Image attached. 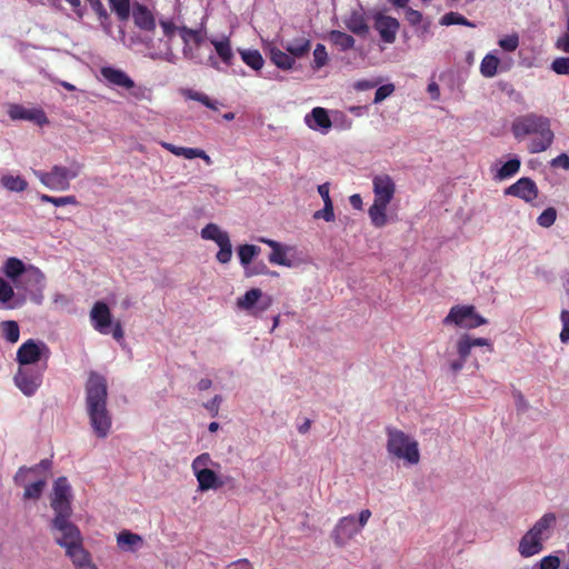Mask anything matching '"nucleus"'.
I'll use <instances>...</instances> for the list:
<instances>
[{"label": "nucleus", "mask_w": 569, "mask_h": 569, "mask_svg": "<svg viewBox=\"0 0 569 569\" xmlns=\"http://www.w3.org/2000/svg\"><path fill=\"white\" fill-rule=\"evenodd\" d=\"M405 18L410 26L417 27L422 22L423 14L420 11L409 7L406 9Z\"/></svg>", "instance_id": "obj_59"}, {"label": "nucleus", "mask_w": 569, "mask_h": 569, "mask_svg": "<svg viewBox=\"0 0 569 569\" xmlns=\"http://www.w3.org/2000/svg\"><path fill=\"white\" fill-rule=\"evenodd\" d=\"M160 26L163 30L164 37H167L168 40L159 39L158 41H154L153 39L146 38L143 43L148 50V56L153 60H163L174 63L177 56L172 50L170 40L174 36L176 31L179 32L180 27H177L172 21L169 20L160 21Z\"/></svg>", "instance_id": "obj_6"}, {"label": "nucleus", "mask_w": 569, "mask_h": 569, "mask_svg": "<svg viewBox=\"0 0 569 569\" xmlns=\"http://www.w3.org/2000/svg\"><path fill=\"white\" fill-rule=\"evenodd\" d=\"M557 219V210L553 207H549L543 210L537 218V222L540 227L549 228Z\"/></svg>", "instance_id": "obj_52"}, {"label": "nucleus", "mask_w": 569, "mask_h": 569, "mask_svg": "<svg viewBox=\"0 0 569 569\" xmlns=\"http://www.w3.org/2000/svg\"><path fill=\"white\" fill-rule=\"evenodd\" d=\"M560 559L557 556H546L540 560L539 569H559Z\"/></svg>", "instance_id": "obj_61"}, {"label": "nucleus", "mask_w": 569, "mask_h": 569, "mask_svg": "<svg viewBox=\"0 0 569 569\" xmlns=\"http://www.w3.org/2000/svg\"><path fill=\"white\" fill-rule=\"evenodd\" d=\"M47 366H19L13 380L17 388L27 397L33 396L42 385L43 372Z\"/></svg>", "instance_id": "obj_10"}, {"label": "nucleus", "mask_w": 569, "mask_h": 569, "mask_svg": "<svg viewBox=\"0 0 569 569\" xmlns=\"http://www.w3.org/2000/svg\"><path fill=\"white\" fill-rule=\"evenodd\" d=\"M270 60L282 70H290L295 64V58L289 53L284 52L276 47L270 49Z\"/></svg>", "instance_id": "obj_34"}, {"label": "nucleus", "mask_w": 569, "mask_h": 569, "mask_svg": "<svg viewBox=\"0 0 569 569\" xmlns=\"http://www.w3.org/2000/svg\"><path fill=\"white\" fill-rule=\"evenodd\" d=\"M499 62L500 61L496 56L491 53L486 54L480 63L481 74L486 78H492L493 76H496Z\"/></svg>", "instance_id": "obj_44"}, {"label": "nucleus", "mask_w": 569, "mask_h": 569, "mask_svg": "<svg viewBox=\"0 0 569 569\" xmlns=\"http://www.w3.org/2000/svg\"><path fill=\"white\" fill-rule=\"evenodd\" d=\"M210 42L221 62L227 67H231L234 61V52L232 50L230 38L228 36H222L219 39L212 38Z\"/></svg>", "instance_id": "obj_26"}, {"label": "nucleus", "mask_w": 569, "mask_h": 569, "mask_svg": "<svg viewBox=\"0 0 569 569\" xmlns=\"http://www.w3.org/2000/svg\"><path fill=\"white\" fill-rule=\"evenodd\" d=\"M117 542L120 548L134 551L142 545V538L137 533L123 530L118 535Z\"/></svg>", "instance_id": "obj_36"}, {"label": "nucleus", "mask_w": 569, "mask_h": 569, "mask_svg": "<svg viewBox=\"0 0 569 569\" xmlns=\"http://www.w3.org/2000/svg\"><path fill=\"white\" fill-rule=\"evenodd\" d=\"M372 19L373 28L378 31L381 40L385 43H393L400 29L399 21L396 18L387 16L382 12H376L372 16Z\"/></svg>", "instance_id": "obj_15"}, {"label": "nucleus", "mask_w": 569, "mask_h": 569, "mask_svg": "<svg viewBox=\"0 0 569 569\" xmlns=\"http://www.w3.org/2000/svg\"><path fill=\"white\" fill-rule=\"evenodd\" d=\"M440 24L442 26H452L460 24L466 27H475L472 22H470L466 17L458 12L450 11L443 14L440 19Z\"/></svg>", "instance_id": "obj_49"}, {"label": "nucleus", "mask_w": 569, "mask_h": 569, "mask_svg": "<svg viewBox=\"0 0 569 569\" xmlns=\"http://www.w3.org/2000/svg\"><path fill=\"white\" fill-rule=\"evenodd\" d=\"M51 461L49 459H42L39 463L32 467L22 466L18 469L13 476V482L16 486H22L29 480H34L44 476L48 478L51 468Z\"/></svg>", "instance_id": "obj_17"}, {"label": "nucleus", "mask_w": 569, "mask_h": 569, "mask_svg": "<svg viewBox=\"0 0 569 569\" xmlns=\"http://www.w3.org/2000/svg\"><path fill=\"white\" fill-rule=\"evenodd\" d=\"M284 49L293 58H302L309 53L311 49V41L306 37L297 38L287 43Z\"/></svg>", "instance_id": "obj_33"}, {"label": "nucleus", "mask_w": 569, "mask_h": 569, "mask_svg": "<svg viewBox=\"0 0 569 569\" xmlns=\"http://www.w3.org/2000/svg\"><path fill=\"white\" fill-rule=\"evenodd\" d=\"M387 450L390 455L405 459L411 465L419 462L420 455L416 440H412L403 431L390 427L387 428Z\"/></svg>", "instance_id": "obj_4"}, {"label": "nucleus", "mask_w": 569, "mask_h": 569, "mask_svg": "<svg viewBox=\"0 0 569 569\" xmlns=\"http://www.w3.org/2000/svg\"><path fill=\"white\" fill-rule=\"evenodd\" d=\"M562 322V330L560 332V340L566 343L569 341V311L562 310L560 315Z\"/></svg>", "instance_id": "obj_60"}, {"label": "nucleus", "mask_w": 569, "mask_h": 569, "mask_svg": "<svg viewBox=\"0 0 569 569\" xmlns=\"http://www.w3.org/2000/svg\"><path fill=\"white\" fill-rule=\"evenodd\" d=\"M72 513L54 516L50 522V530L53 533L54 541L62 548L83 542L80 529L71 522Z\"/></svg>", "instance_id": "obj_7"}, {"label": "nucleus", "mask_w": 569, "mask_h": 569, "mask_svg": "<svg viewBox=\"0 0 569 569\" xmlns=\"http://www.w3.org/2000/svg\"><path fill=\"white\" fill-rule=\"evenodd\" d=\"M261 296L262 291L260 289L252 288L248 290L244 296L237 299V306L242 310H251Z\"/></svg>", "instance_id": "obj_41"}, {"label": "nucleus", "mask_w": 569, "mask_h": 569, "mask_svg": "<svg viewBox=\"0 0 569 569\" xmlns=\"http://www.w3.org/2000/svg\"><path fill=\"white\" fill-rule=\"evenodd\" d=\"M499 46L505 51H508V52L515 51L519 46L518 34L513 33V34L506 36L505 38L499 40Z\"/></svg>", "instance_id": "obj_56"}, {"label": "nucleus", "mask_w": 569, "mask_h": 569, "mask_svg": "<svg viewBox=\"0 0 569 569\" xmlns=\"http://www.w3.org/2000/svg\"><path fill=\"white\" fill-rule=\"evenodd\" d=\"M50 355L49 347L43 341L29 339L17 350V362L19 366L37 365L42 358L48 359Z\"/></svg>", "instance_id": "obj_13"}, {"label": "nucleus", "mask_w": 569, "mask_h": 569, "mask_svg": "<svg viewBox=\"0 0 569 569\" xmlns=\"http://www.w3.org/2000/svg\"><path fill=\"white\" fill-rule=\"evenodd\" d=\"M287 250H288L287 247L282 246V244L278 246L269 254V257H268L269 262L272 263V264L291 267L292 263H291V261L287 257Z\"/></svg>", "instance_id": "obj_46"}, {"label": "nucleus", "mask_w": 569, "mask_h": 569, "mask_svg": "<svg viewBox=\"0 0 569 569\" xmlns=\"http://www.w3.org/2000/svg\"><path fill=\"white\" fill-rule=\"evenodd\" d=\"M389 204L376 202L370 206L368 210L369 218L371 220V223L376 228H382L387 224L388 218H387V208Z\"/></svg>", "instance_id": "obj_31"}, {"label": "nucleus", "mask_w": 569, "mask_h": 569, "mask_svg": "<svg viewBox=\"0 0 569 569\" xmlns=\"http://www.w3.org/2000/svg\"><path fill=\"white\" fill-rule=\"evenodd\" d=\"M179 34L183 42V58L196 63H201L202 61L198 53V49L206 40V29L202 27L198 29H191L187 26H181L179 28Z\"/></svg>", "instance_id": "obj_12"}, {"label": "nucleus", "mask_w": 569, "mask_h": 569, "mask_svg": "<svg viewBox=\"0 0 569 569\" xmlns=\"http://www.w3.org/2000/svg\"><path fill=\"white\" fill-rule=\"evenodd\" d=\"M261 249L254 244H242L238 247V257L240 263L247 269L252 262L253 258L260 253Z\"/></svg>", "instance_id": "obj_40"}, {"label": "nucleus", "mask_w": 569, "mask_h": 569, "mask_svg": "<svg viewBox=\"0 0 569 569\" xmlns=\"http://www.w3.org/2000/svg\"><path fill=\"white\" fill-rule=\"evenodd\" d=\"M555 522L556 516L552 512L545 513L521 538L519 553L523 558L539 553L543 549L542 541L548 538V532Z\"/></svg>", "instance_id": "obj_3"}, {"label": "nucleus", "mask_w": 569, "mask_h": 569, "mask_svg": "<svg viewBox=\"0 0 569 569\" xmlns=\"http://www.w3.org/2000/svg\"><path fill=\"white\" fill-rule=\"evenodd\" d=\"M376 202L389 204L396 192V184L390 176H376L372 180Z\"/></svg>", "instance_id": "obj_20"}, {"label": "nucleus", "mask_w": 569, "mask_h": 569, "mask_svg": "<svg viewBox=\"0 0 569 569\" xmlns=\"http://www.w3.org/2000/svg\"><path fill=\"white\" fill-rule=\"evenodd\" d=\"M328 62V53L322 43H318L313 50V68L320 69Z\"/></svg>", "instance_id": "obj_53"}, {"label": "nucleus", "mask_w": 569, "mask_h": 569, "mask_svg": "<svg viewBox=\"0 0 569 569\" xmlns=\"http://www.w3.org/2000/svg\"><path fill=\"white\" fill-rule=\"evenodd\" d=\"M66 550V556L70 558L76 569H98L92 561L91 555L84 549L83 542L69 546Z\"/></svg>", "instance_id": "obj_22"}, {"label": "nucleus", "mask_w": 569, "mask_h": 569, "mask_svg": "<svg viewBox=\"0 0 569 569\" xmlns=\"http://www.w3.org/2000/svg\"><path fill=\"white\" fill-rule=\"evenodd\" d=\"M44 280V274L39 268L28 266L27 271L21 279H18L14 287L22 290L36 303H40L43 298Z\"/></svg>", "instance_id": "obj_11"}, {"label": "nucleus", "mask_w": 569, "mask_h": 569, "mask_svg": "<svg viewBox=\"0 0 569 569\" xmlns=\"http://www.w3.org/2000/svg\"><path fill=\"white\" fill-rule=\"evenodd\" d=\"M80 170L81 164L74 162L70 168L53 166L48 172L33 170V173L47 188L66 191L70 188V181L78 177Z\"/></svg>", "instance_id": "obj_5"}, {"label": "nucleus", "mask_w": 569, "mask_h": 569, "mask_svg": "<svg viewBox=\"0 0 569 569\" xmlns=\"http://www.w3.org/2000/svg\"><path fill=\"white\" fill-rule=\"evenodd\" d=\"M550 166L552 168H562L565 170H569V156L567 153L559 154L551 160Z\"/></svg>", "instance_id": "obj_64"}, {"label": "nucleus", "mask_w": 569, "mask_h": 569, "mask_svg": "<svg viewBox=\"0 0 569 569\" xmlns=\"http://www.w3.org/2000/svg\"><path fill=\"white\" fill-rule=\"evenodd\" d=\"M329 39L335 46L339 47L342 51L352 49L355 46L353 37L339 30H332L329 33Z\"/></svg>", "instance_id": "obj_39"}, {"label": "nucleus", "mask_w": 569, "mask_h": 569, "mask_svg": "<svg viewBox=\"0 0 569 569\" xmlns=\"http://www.w3.org/2000/svg\"><path fill=\"white\" fill-rule=\"evenodd\" d=\"M511 132L517 140L532 136L528 144L530 153L546 151L555 138L549 118L535 112L517 117L511 123Z\"/></svg>", "instance_id": "obj_2"}, {"label": "nucleus", "mask_w": 569, "mask_h": 569, "mask_svg": "<svg viewBox=\"0 0 569 569\" xmlns=\"http://www.w3.org/2000/svg\"><path fill=\"white\" fill-rule=\"evenodd\" d=\"M101 76L111 84L124 89H132L134 81L122 70L112 67H103L100 70Z\"/></svg>", "instance_id": "obj_27"}, {"label": "nucleus", "mask_w": 569, "mask_h": 569, "mask_svg": "<svg viewBox=\"0 0 569 569\" xmlns=\"http://www.w3.org/2000/svg\"><path fill=\"white\" fill-rule=\"evenodd\" d=\"M475 347H487V351L489 353L493 352V345L489 339L476 338L469 333H462L456 342V349L459 358L449 363L452 372L457 373L463 368L467 359L471 355L472 348Z\"/></svg>", "instance_id": "obj_9"}, {"label": "nucleus", "mask_w": 569, "mask_h": 569, "mask_svg": "<svg viewBox=\"0 0 569 569\" xmlns=\"http://www.w3.org/2000/svg\"><path fill=\"white\" fill-rule=\"evenodd\" d=\"M551 69L557 74H567L569 76V57H560L556 58L551 63Z\"/></svg>", "instance_id": "obj_57"}, {"label": "nucleus", "mask_w": 569, "mask_h": 569, "mask_svg": "<svg viewBox=\"0 0 569 569\" xmlns=\"http://www.w3.org/2000/svg\"><path fill=\"white\" fill-rule=\"evenodd\" d=\"M395 91V86L392 83L380 86L375 93V103L382 102L386 98L391 96Z\"/></svg>", "instance_id": "obj_58"}, {"label": "nucleus", "mask_w": 569, "mask_h": 569, "mask_svg": "<svg viewBox=\"0 0 569 569\" xmlns=\"http://www.w3.org/2000/svg\"><path fill=\"white\" fill-rule=\"evenodd\" d=\"M41 202L52 203L56 207H63L67 204L77 206L79 202L74 196L52 197L49 194H40Z\"/></svg>", "instance_id": "obj_50"}, {"label": "nucleus", "mask_w": 569, "mask_h": 569, "mask_svg": "<svg viewBox=\"0 0 569 569\" xmlns=\"http://www.w3.org/2000/svg\"><path fill=\"white\" fill-rule=\"evenodd\" d=\"M186 98L198 101L209 109L218 110V102L211 100L206 93L187 89L183 91Z\"/></svg>", "instance_id": "obj_47"}, {"label": "nucleus", "mask_w": 569, "mask_h": 569, "mask_svg": "<svg viewBox=\"0 0 569 569\" xmlns=\"http://www.w3.org/2000/svg\"><path fill=\"white\" fill-rule=\"evenodd\" d=\"M218 247L219 251L216 254V259L218 260V262L222 264L230 262L232 258V246L230 238L222 241L221 243H218Z\"/></svg>", "instance_id": "obj_51"}, {"label": "nucleus", "mask_w": 569, "mask_h": 569, "mask_svg": "<svg viewBox=\"0 0 569 569\" xmlns=\"http://www.w3.org/2000/svg\"><path fill=\"white\" fill-rule=\"evenodd\" d=\"M111 10L116 13L119 21H127L130 17V0H109Z\"/></svg>", "instance_id": "obj_43"}, {"label": "nucleus", "mask_w": 569, "mask_h": 569, "mask_svg": "<svg viewBox=\"0 0 569 569\" xmlns=\"http://www.w3.org/2000/svg\"><path fill=\"white\" fill-rule=\"evenodd\" d=\"M201 238L206 240H212L217 244L221 243L222 241L229 239V234L226 231H222L218 224L216 223H208L204 228L201 230Z\"/></svg>", "instance_id": "obj_38"}, {"label": "nucleus", "mask_w": 569, "mask_h": 569, "mask_svg": "<svg viewBox=\"0 0 569 569\" xmlns=\"http://www.w3.org/2000/svg\"><path fill=\"white\" fill-rule=\"evenodd\" d=\"M503 193L519 198L527 203H532L538 198L539 189L531 178L522 177L506 188Z\"/></svg>", "instance_id": "obj_16"}, {"label": "nucleus", "mask_w": 569, "mask_h": 569, "mask_svg": "<svg viewBox=\"0 0 569 569\" xmlns=\"http://www.w3.org/2000/svg\"><path fill=\"white\" fill-rule=\"evenodd\" d=\"M359 531L360 528L357 525L355 516L342 517L332 532L335 543L341 547L359 533Z\"/></svg>", "instance_id": "obj_18"}, {"label": "nucleus", "mask_w": 569, "mask_h": 569, "mask_svg": "<svg viewBox=\"0 0 569 569\" xmlns=\"http://www.w3.org/2000/svg\"><path fill=\"white\" fill-rule=\"evenodd\" d=\"M443 325H455L467 330L487 325L488 320L479 315L472 305H456L442 320Z\"/></svg>", "instance_id": "obj_8"}, {"label": "nucleus", "mask_w": 569, "mask_h": 569, "mask_svg": "<svg viewBox=\"0 0 569 569\" xmlns=\"http://www.w3.org/2000/svg\"><path fill=\"white\" fill-rule=\"evenodd\" d=\"M90 8L97 14L101 27L108 31L111 27L110 14L108 13L101 0L93 1Z\"/></svg>", "instance_id": "obj_48"}, {"label": "nucleus", "mask_w": 569, "mask_h": 569, "mask_svg": "<svg viewBox=\"0 0 569 569\" xmlns=\"http://www.w3.org/2000/svg\"><path fill=\"white\" fill-rule=\"evenodd\" d=\"M86 410L90 426L98 438H106L112 426V417L107 408L108 383L104 376L90 371L84 386Z\"/></svg>", "instance_id": "obj_1"}, {"label": "nucleus", "mask_w": 569, "mask_h": 569, "mask_svg": "<svg viewBox=\"0 0 569 569\" xmlns=\"http://www.w3.org/2000/svg\"><path fill=\"white\" fill-rule=\"evenodd\" d=\"M194 475L197 477L199 489L201 491L217 489L223 486V482L219 480L216 472L209 468H203L202 470L199 471L197 470Z\"/></svg>", "instance_id": "obj_28"}, {"label": "nucleus", "mask_w": 569, "mask_h": 569, "mask_svg": "<svg viewBox=\"0 0 569 569\" xmlns=\"http://www.w3.org/2000/svg\"><path fill=\"white\" fill-rule=\"evenodd\" d=\"M14 296V291L12 286L6 281L3 278H0V302L2 305H7Z\"/></svg>", "instance_id": "obj_55"}, {"label": "nucleus", "mask_w": 569, "mask_h": 569, "mask_svg": "<svg viewBox=\"0 0 569 569\" xmlns=\"http://www.w3.org/2000/svg\"><path fill=\"white\" fill-rule=\"evenodd\" d=\"M0 329L2 332V336L9 341L10 343L18 342L20 338V330L17 321L13 320H7L2 321L0 323Z\"/></svg>", "instance_id": "obj_45"}, {"label": "nucleus", "mask_w": 569, "mask_h": 569, "mask_svg": "<svg viewBox=\"0 0 569 569\" xmlns=\"http://www.w3.org/2000/svg\"><path fill=\"white\" fill-rule=\"evenodd\" d=\"M313 219H323L327 222H331L335 220L333 204L331 200H328L323 209L318 210L313 213Z\"/></svg>", "instance_id": "obj_54"}, {"label": "nucleus", "mask_w": 569, "mask_h": 569, "mask_svg": "<svg viewBox=\"0 0 569 569\" xmlns=\"http://www.w3.org/2000/svg\"><path fill=\"white\" fill-rule=\"evenodd\" d=\"M268 273H269V269L263 262H259V263L246 269L247 277H252V276H258V274H268Z\"/></svg>", "instance_id": "obj_63"}, {"label": "nucleus", "mask_w": 569, "mask_h": 569, "mask_svg": "<svg viewBox=\"0 0 569 569\" xmlns=\"http://www.w3.org/2000/svg\"><path fill=\"white\" fill-rule=\"evenodd\" d=\"M132 19L134 26L143 31H153L157 22L152 11L144 4L134 2L132 6Z\"/></svg>", "instance_id": "obj_23"}, {"label": "nucleus", "mask_w": 569, "mask_h": 569, "mask_svg": "<svg viewBox=\"0 0 569 569\" xmlns=\"http://www.w3.org/2000/svg\"><path fill=\"white\" fill-rule=\"evenodd\" d=\"M211 461L209 453H201L193 461H192V470L193 472H197V470H202L206 468V466Z\"/></svg>", "instance_id": "obj_62"}, {"label": "nucleus", "mask_w": 569, "mask_h": 569, "mask_svg": "<svg viewBox=\"0 0 569 569\" xmlns=\"http://www.w3.org/2000/svg\"><path fill=\"white\" fill-rule=\"evenodd\" d=\"M347 28L355 34L365 37L369 32V26L362 14L352 12L346 21Z\"/></svg>", "instance_id": "obj_35"}, {"label": "nucleus", "mask_w": 569, "mask_h": 569, "mask_svg": "<svg viewBox=\"0 0 569 569\" xmlns=\"http://www.w3.org/2000/svg\"><path fill=\"white\" fill-rule=\"evenodd\" d=\"M160 146L171 152L177 157H183L186 159H202L206 164L210 166L212 163L211 158L206 153L204 150L198 148H187V147H178L167 141H160Z\"/></svg>", "instance_id": "obj_25"}, {"label": "nucleus", "mask_w": 569, "mask_h": 569, "mask_svg": "<svg viewBox=\"0 0 569 569\" xmlns=\"http://www.w3.org/2000/svg\"><path fill=\"white\" fill-rule=\"evenodd\" d=\"M9 116L12 120H29L38 126L49 123L46 112L40 108L27 109L20 104H12L9 109Z\"/></svg>", "instance_id": "obj_21"}, {"label": "nucleus", "mask_w": 569, "mask_h": 569, "mask_svg": "<svg viewBox=\"0 0 569 569\" xmlns=\"http://www.w3.org/2000/svg\"><path fill=\"white\" fill-rule=\"evenodd\" d=\"M31 482H26L21 487H24L23 499L26 500H38L43 492V489L47 485V477L41 476L34 480H30Z\"/></svg>", "instance_id": "obj_32"}, {"label": "nucleus", "mask_w": 569, "mask_h": 569, "mask_svg": "<svg viewBox=\"0 0 569 569\" xmlns=\"http://www.w3.org/2000/svg\"><path fill=\"white\" fill-rule=\"evenodd\" d=\"M241 60L252 70L260 71L263 68L264 60L257 49H238Z\"/></svg>", "instance_id": "obj_30"}, {"label": "nucleus", "mask_w": 569, "mask_h": 569, "mask_svg": "<svg viewBox=\"0 0 569 569\" xmlns=\"http://www.w3.org/2000/svg\"><path fill=\"white\" fill-rule=\"evenodd\" d=\"M305 122L310 129L321 130L322 132H328L332 127L328 111L321 107L313 108L311 112L306 116Z\"/></svg>", "instance_id": "obj_24"}, {"label": "nucleus", "mask_w": 569, "mask_h": 569, "mask_svg": "<svg viewBox=\"0 0 569 569\" xmlns=\"http://www.w3.org/2000/svg\"><path fill=\"white\" fill-rule=\"evenodd\" d=\"M90 319L93 328L98 332L102 335L109 333V328L112 325V316L107 303L97 301L90 311Z\"/></svg>", "instance_id": "obj_19"}, {"label": "nucleus", "mask_w": 569, "mask_h": 569, "mask_svg": "<svg viewBox=\"0 0 569 569\" xmlns=\"http://www.w3.org/2000/svg\"><path fill=\"white\" fill-rule=\"evenodd\" d=\"M71 497V487L67 478L59 477L54 481L53 495L50 502L54 516L72 513Z\"/></svg>", "instance_id": "obj_14"}, {"label": "nucleus", "mask_w": 569, "mask_h": 569, "mask_svg": "<svg viewBox=\"0 0 569 569\" xmlns=\"http://www.w3.org/2000/svg\"><path fill=\"white\" fill-rule=\"evenodd\" d=\"M520 166V160L518 158H512L502 164V167L497 171L495 178L497 180H506L511 178L518 173Z\"/></svg>", "instance_id": "obj_42"}, {"label": "nucleus", "mask_w": 569, "mask_h": 569, "mask_svg": "<svg viewBox=\"0 0 569 569\" xmlns=\"http://www.w3.org/2000/svg\"><path fill=\"white\" fill-rule=\"evenodd\" d=\"M0 183L12 192H22L28 188V182L21 176L4 174L1 177Z\"/></svg>", "instance_id": "obj_37"}, {"label": "nucleus", "mask_w": 569, "mask_h": 569, "mask_svg": "<svg viewBox=\"0 0 569 569\" xmlns=\"http://www.w3.org/2000/svg\"><path fill=\"white\" fill-rule=\"evenodd\" d=\"M27 268L24 263L18 259V258H8L3 266V273L12 280L13 284L16 286V282L18 279H21V277L27 271Z\"/></svg>", "instance_id": "obj_29"}]
</instances>
